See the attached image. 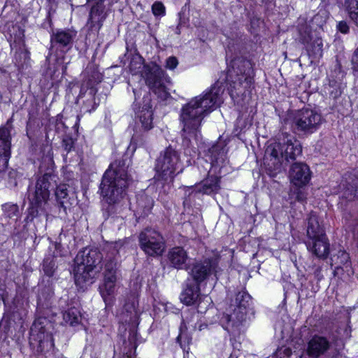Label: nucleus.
<instances>
[{
  "mask_svg": "<svg viewBox=\"0 0 358 358\" xmlns=\"http://www.w3.org/2000/svg\"><path fill=\"white\" fill-rule=\"evenodd\" d=\"M322 123V117L315 110L303 108L290 115V125L294 133L308 136L315 132Z\"/></svg>",
  "mask_w": 358,
  "mask_h": 358,
  "instance_id": "8",
  "label": "nucleus"
},
{
  "mask_svg": "<svg viewBox=\"0 0 358 358\" xmlns=\"http://www.w3.org/2000/svg\"><path fill=\"white\" fill-rule=\"evenodd\" d=\"M67 187L66 185L62 184L57 186L56 190H55V196L56 198L61 203H63V201L61 200L63 199H66L68 196V192H67Z\"/></svg>",
  "mask_w": 358,
  "mask_h": 358,
  "instance_id": "36",
  "label": "nucleus"
},
{
  "mask_svg": "<svg viewBox=\"0 0 358 358\" xmlns=\"http://www.w3.org/2000/svg\"><path fill=\"white\" fill-rule=\"evenodd\" d=\"M139 245L148 256H161L165 250L163 236L155 229L146 228L138 236Z\"/></svg>",
  "mask_w": 358,
  "mask_h": 358,
  "instance_id": "11",
  "label": "nucleus"
},
{
  "mask_svg": "<svg viewBox=\"0 0 358 358\" xmlns=\"http://www.w3.org/2000/svg\"><path fill=\"white\" fill-rule=\"evenodd\" d=\"M46 322L45 318H38L34 321L30 329L31 341L37 342L41 350L52 345V336L44 324Z\"/></svg>",
  "mask_w": 358,
  "mask_h": 358,
  "instance_id": "17",
  "label": "nucleus"
},
{
  "mask_svg": "<svg viewBox=\"0 0 358 358\" xmlns=\"http://www.w3.org/2000/svg\"><path fill=\"white\" fill-rule=\"evenodd\" d=\"M296 199L299 201H303L306 199V196H305V194H303V192H302L301 190H299V191L296 192Z\"/></svg>",
  "mask_w": 358,
  "mask_h": 358,
  "instance_id": "44",
  "label": "nucleus"
},
{
  "mask_svg": "<svg viewBox=\"0 0 358 358\" xmlns=\"http://www.w3.org/2000/svg\"><path fill=\"white\" fill-rule=\"evenodd\" d=\"M331 342L325 336L315 335L308 343L307 354L312 358H318L330 348Z\"/></svg>",
  "mask_w": 358,
  "mask_h": 358,
  "instance_id": "20",
  "label": "nucleus"
},
{
  "mask_svg": "<svg viewBox=\"0 0 358 358\" xmlns=\"http://www.w3.org/2000/svg\"><path fill=\"white\" fill-rule=\"evenodd\" d=\"M129 68L132 74L141 73L146 85L158 97L165 100L169 96L167 85L171 83V79L161 67L156 64L144 65L143 58L136 55L132 57Z\"/></svg>",
  "mask_w": 358,
  "mask_h": 358,
  "instance_id": "3",
  "label": "nucleus"
},
{
  "mask_svg": "<svg viewBox=\"0 0 358 358\" xmlns=\"http://www.w3.org/2000/svg\"><path fill=\"white\" fill-rule=\"evenodd\" d=\"M199 285L193 282H187L186 288L180 295V300L183 303L187 306L192 305L199 300L197 313H203L206 311V307H203L202 304L210 306V299L208 297V296H205L201 299L199 297Z\"/></svg>",
  "mask_w": 358,
  "mask_h": 358,
  "instance_id": "16",
  "label": "nucleus"
},
{
  "mask_svg": "<svg viewBox=\"0 0 358 358\" xmlns=\"http://www.w3.org/2000/svg\"><path fill=\"white\" fill-rule=\"evenodd\" d=\"M129 163L127 159H117L110 164L106 171L101 183V194L108 203V211L116 213L114 210L126 195V189L129 184L127 173Z\"/></svg>",
  "mask_w": 358,
  "mask_h": 358,
  "instance_id": "2",
  "label": "nucleus"
},
{
  "mask_svg": "<svg viewBox=\"0 0 358 358\" xmlns=\"http://www.w3.org/2000/svg\"><path fill=\"white\" fill-rule=\"evenodd\" d=\"M178 64V61L176 57H169L166 62V68L173 70L177 67Z\"/></svg>",
  "mask_w": 358,
  "mask_h": 358,
  "instance_id": "39",
  "label": "nucleus"
},
{
  "mask_svg": "<svg viewBox=\"0 0 358 358\" xmlns=\"http://www.w3.org/2000/svg\"><path fill=\"white\" fill-rule=\"evenodd\" d=\"M254 71L251 62L243 57L231 62L227 71V80L231 86L239 92L249 90L253 83Z\"/></svg>",
  "mask_w": 358,
  "mask_h": 358,
  "instance_id": "7",
  "label": "nucleus"
},
{
  "mask_svg": "<svg viewBox=\"0 0 358 358\" xmlns=\"http://www.w3.org/2000/svg\"><path fill=\"white\" fill-rule=\"evenodd\" d=\"M289 177L294 185L301 187L306 185L310 180L311 171L306 164L296 162L289 168Z\"/></svg>",
  "mask_w": 358,
  "mask_h": 358,
  "instance_id": "18",
  "label": "nucleus"
},
{
  "mask_svg": "<svg viewBox=\"0 0 358 358\" xmlns=\"http://www.w3.org/2000/svg\"><path fill=\"white\" fill-rule=\"evenodd\" d=\"M141 136H143V135L139 134V132L138 131H136L134 134V136H133V139L134 140H136V139L139 138Z\"/></svg>",
  "mask_w": 358,
  "mask_h": 358,
  "instance_id": "45",
  "label": "nucleus"
},
{
  "mask_svg": "<svg viewBox=\"0 0 358 358\" xmlns=\"http://www.w3.org/2000/svg\"><path fill=\"white\" fill-rule=\"evenodd\" d=\"M352 69L358 73V48L355 50L351 59Z\"/></svg>",
  "mask_w": 358,
  "mask_h": 358,
  "instance_id": "40",
  "label": "nucleus"
},
{
  "mask_svg": "<svg viewBox=\"0 0 358 358\" xmlns=\"http://www.w3.org/2000/svg\"><path fill=\"white\" fill-rule=\"evenodd\" d=\"M250 305V295L245 291L238 292L221 318L224 329L234 335L239 334L245 322Z\"/></svg>",
  "mask_w": 358,
  "mask_h": 358,
  "instance_id": "6",
  "label": "nucleus"
},
{
  "mask_svg": "<svg viewBox=\"0 0 358 358\" xmlns=\"http://www.w3.org/2000/svg\"><path fill=\"white\" fill-rule=\"evenodd\" d=\"M179 162L178 152L171 148H166L157 159L155 170L157 179L165 182L171 181L179 166Z\"/></svg>",
  "mask_w": 358,
  "mask_h": 358,
  "instance_id": "10",
  "label": "nucleus"
},
{
  "mask_svg": "<svg viewBox=\"0 0 358 358\" xmlns=\"http://www.w3.org/2000/svg\"><path fill=\"white\" fill-rule=\"evenodd\" d=\"M351 187L352 189L348 187L343 194L344 196L348 200H352L354 198H358V184H356L355 187L352 186Z\"/></svg>",
  "mask_w": 358,
  "mask_h": 358,
  "instance_id": "37",
  "label": "nucleus"
},
{
  "mask_svg": "<svg viewBox=\"0 0 358 358\" xmlns=\"http://www.w3.org/2000/svg\"><path fill=\"white\" fill-rule=\"evenodd\" d=\"M339 31L343 34H347L349 31V26L346 22L341 21L337 25Z\"/></svg>",
  "mask_w": 358,
  "mask_h": 358,
  "instance_id": "41",
  "label": "nucleus"
},
{
  "mask_svg": "<svg viewBox=\"0 0 358 358\" xmlns=\"http://www.w3.org/2000/svg\"><path fill=\"white\" fill-rule=\"evenodd\" d=\"M167 261L170 267L176 269H185L189 257L187 251L182 247L171 248L167 252Z\"/></svg>",
  "mask_w": 358,
  "mask_h": 358,
  "instance_id": "22",
  "label": "nucleus"
},
{
  "mask_svg": "<svg viewBox=\"0 0 358 358\" xmlns=\"http://www.w3.org/2000/svg\"><path fill=\"white\" fill-rule=\"evenodd\" d=\"M125 313H122L121 320L122 323L134 324L138 320V313L136 310L134 303H126L124 306Z\"/></svg>",
  "mask_w": 358,
  "mask_h": 358,
  "instance_id": "30",
  "label": "nucleus"
},
{
  "mask_svg": "<svg viewBox=\"0 0 358 358\" xmlns=\"http://www.w3.org/2000/svg\"><path fill=\"white\" fill-rule=\"evenodd\" d=\"M16 176V173L15 171H10L9 173L10 178H14Z\"/></svg>",
  "mask_w": 358,
  "mask_h": 358,
  "instance_id": "46",
  "label": "nucleus"
},
{
  "mask_svg": "<svg viewBox=\"0 0 358 358\" xmlns=\"http://www.w3.org/2000/svg\"><path fill=\"white\" fill-rule=\"evenodd\" d=\"M63 146L67 152H69L72 148V142L71 141H63Z\"/></svg>",
  "mask_w": 358,
  "mask_h": 358,
  "instance_id": "42",
  "label": "nucleus"
},
{
  "mask_svg": "<svg viewBox=\"0 0 358 358\" xmlns=\"http://www.w3.org/2000/svg\"><path fill=\"white\" fill-rule=\"evenodd\" d=\"M185 152L186 154H189V155H193L190 151H189V150L187 148L185 149Z\"/></svg>",
  "mask_w": 358,
  "mask_h": 358,
  "instance_id": "48",
  "label": "nucleus"
},
{
  "mask_svg": "<svg viewBox=\"0 0 358 358\" xmlns=\"http://www.w3.org/2000/svg\"><path fill=\"white\" fill-rule=\"evenodd\" d=\"M102 74L96 70H93L90 74L87 73L86 80L83 82L82 86L84 85L85 90L95 88V85L99 83L102 80Z\"/></svg>",
  "mask_w": 358,
  "mask_h": 358,
  "instance_id": "33",
  "label": "nucleus"
},
{
  "mask_svg": "<svg viewBox=\"0 0 358 358\" xmlns=\"http://www.w3.org/2000/svg\"><path fill=\"white\" fill-rule=\"evenodd\" d=\"M282 136L279 142L270 144L266 150V157L269 160L268 166L276 172L282 171L284 161H294L302 153V147L294 136L287 133Z\"/></svg>",
  "mask_w": 358,
  "mask_h": 358,
  "instance_id": "4",
  "label": "nucleus"
},
{
  "mask_svg": "<svg viewBox=\"0 0 358 358\" xmlns=\"http://www.w3.org/2000/svg\"><path fill=\"white\" fill-rule=\"evenodd\" d=\"M176 33L177 34H180V29L179 27H177Z\"/></svg>",
  "mask_w": 358,
  "mask_h": 358,
  "instance_id": "49",
  "label": "nucleus"
},
{
  "mask_svg": "<svg viewBox=\"0 0 358 358\" xmlns=\"http://www.w3.org/2000/svg\"><path fill=\"white\" fill-rule=\"evenodd\" d=\"M53 247H54V250H57L60 247V244L55 243V244L53 245Z\"/></svg>",
  "mask_w": 358,
  "mask_h": 358,
  "instance_id": "47",
  "label": "nucleus"
},
{
  "mask_svg": "<svg viewBox=\"0 0 358 358\" xmlns=\"http://www.w3.org/2000/svg\"><path fill=\"white\" fill-rule=\"evenodd\" d=\"M56 176L50 173H45L40 177L36 184L35 190L29 194V199L32 206L31 214L36 216L39 210L44 211L50 195L49 189L52 188L56 184Z\"/></svg>",
  "mask_w": 358,
  "mask_h": 358,
  "instance_id": "9",
  "label": "nucleus"
},
{
  "mask_svg": "<svg viewBox=\"0 0 358 358\" xmlns=\"http://www.w3.org/2000/svg\"><path fill=\"white\" fill-rule=\"evenodd\" d=\"M96 88L92 87L91 89L85 90L84 85L81 86L79 98H85L83 101V109L85 112L91 113L92 110H94L99 104V102L96 101Z\"/></svg>",
  "mask_w": 358,
  "mask_h": 358,
  "instance_id": "26",
  "label": "nucleus"
},
{
  "mask_svg": "<svg viewBox=\"0 0 358 358\" xmlns=\"http://www.w3.org/2000/svg\"><path fill=\"white\" fill-rule=\"evenodd\" d=\"M16 30V33L10 34V47L12 50L22 51L24 48V31L19 27H13Z\"/></svg>",
  "mask_w": 358,
  "mask_h": 358,
  "instance_id": "31",
  "label": "nucleus"
},
{
  "mask_svg": "<svg viewBox=\"0 0 358 358\" xmlns=\"http://www.w3.org/2000/svg\"><path fill=\"white\" fill-rule=\"evenodd\" d=\"M223 92L221 85L215 83L203 94L195 96L182 106L180 120L185 146H189L190 138H197L203 119L222 102Z\"/></svg>",
  "mask_w": 358,
  "mask_h": 358,
  "instance_id": "1",
  "label": "nucleus"
},
{
  "mask_svg": "<svg viewBox=\"0 0 358 358\" xmlns=\"http://www.w3.org/2000/svg\"><path fill=\"white\" fill-rule=\"evenodd\" d=\"M102 258L96 249H85L78 253L73 270L76 285L83 288L93 283L102 268L100 264Z\"/></svg>",
  "mask_w": 358,
  "mask_h": 358,
  "instance_id": "5",
  "label": "nucleus"
},
{
  "mask_svg": "<svg viewBox=\"0 0 358 358\" xmlns=\"http://www.w3.org/2000/svg\"><path fill=\"white\" fill-rule=\"evenodd\" d=\"M306 233L308 239L325 235L318 217L315 213H311L309 215Z\"/></svg>",
  "mask_w": 358,
  "mask_h": 358,
  "instance_id": "27",
  "label": "nucleus"
},
{
  "mask_svg": "<svg viewBox=\"0 0 358 358\" xmlns=\"http://www.w3.org/2000/svg\"><path fill=\"white\" fill-rule=\"evenodd\" d=\"M150 101L149 94L143 97V106L138 114L141 127L144 131H147L153 127L152 110Z\"/></svg>",
  "mask_w": 358,
  "mask_h": 358,
  "instance_id": "24",
  "label": "nucleus"
},
{
  "mask_svg": "<svg viewBox=\"0 0 358 358\" xmlns=\"http://www.w3.org/2000/svg\"><path fill=\"white\" fill-rule=\"evenodd\" d=\"M103 282L99 287L101 295L106 305H110L113 301L116 282L115 264L109 262L105 265Z\"/></svg>",
  "mask_w": 358,
  "mask_h": 358,
  "instance_id": "14",
  "label": "nucleus"
},
{
  "mask_svg": "<svg viewBox=\"0 0 358 358\" xmlns=\"http://www.w3.org/2000/svg\"><path fill=\"white\" fill-rule=\"evenodd\" d=\"M4 215L11 220L17 221L20 217L19 207L16 204L6 203L2 206Z\"/></svg>",
  "mask_w": 358,
  "mask_h": 358,
  "instance_id": "34",
  "label": "nucleus"
},
{
  "mask_svg": "<svg viewBox=\"0 0 358 358\" xmlns=\"http://www.w3.org/2000/svg\"><path fill=\"white\" fill-rule=\"evenodd\" d=\"M10 127L0 128V173L3 171L10 157Z\"/></svg>",
  "mask_w": 358,
  "mask_h": 358,
  "instance_id": "19",
  "label": "nucleus"
},
{
  "mask_svg": "<svg viewBox=\"0 0 358 358\" xmlns=\"http://www.w3.org/2000/svg\"><path fill=\"white\" fill-rule=\"evenodd\" d=\"M63 320L71 327H76L80 324L82 315L78 308L71 307L63 313Z\"/></svg>",
  "mask_w": 358,
  "mask_h": 358,
  "instance_id": "28",
  "label": "nucleus"
},
{
  "mask_svg": "<svg viewBox=\"0 0 358 358\" xmlns=\"http://www.w3.org/2000/svg\"><path fill=\"white\" fill-rule=\"evenodd\" d=\"M49 254L45 257L42 267L44 273L49 277L54 275L55 271L57 268V264L55 259V251L52 252V248H49Z\"/></svg>",
  "mask_w": 358,
  "mask_h": 358,
  "instance_id": "29",
  "label": "nucleus"
},
{
  "mask_svg": "<svg viewBox=\"0 0 358 358\" xmlns=\"http://www.w3.org/2000/svg\"><path fill=\"white\" fill-rule=\"evenodd\" d=\"M220 189V178L216 176H208L198 186L194 191L205 194H216Z\"/></svg>",
  "mask_w": 358,
  "mask_h": 358,
  "instance_id": "25",
  "label": "nucleus"
},
{
  "mask_svg": "<svg viewBox=\"0 0 358 358\" xmlns=\"http://www.w3.org/2000/svg\"><path fill=\"white\" fill-rule=\"evenodd\" d=\"M152 13L155 15H162L165 12V7L161 2H155L152 6Z\"/></svg>",
  "mask_w": 358,
  "mask_h": 358,
  "instance_id": "38",
  "label": "nucleus"
},
{
  "mask_svg": "<svg viewBox=\"0 0 358 358\" xmlns=\"http://www.w3.org/2000/svg\"><path fill=\"white\" fill-rule=\"evenodd\" d=\"M11 182V185L15 186L17 185V182L15 181H13V182Z\"/></svg>",
  "mask_w": 358,
  "mask_h": 358,
  "instance_id": "50",
  "label": "nucleus"
},
{
  "mask_svg": "<svg viewBox=\"0 0 358 358\" xmlns=\"http://www.w3.org/2000/svg\"><path fill=\"white\" fill-rule=\"evenodd\" d=\"M110 8L96 1L92 5L86 27L89 32L97 34L103 26V22L108 16ZM89 35L90 33L88 34Z\"/></svg>",
  "mask_w": 358,
  "mask_h": 358,
  "instance_id": "15",
  "label": "nucleus"
},
{
  "mask_svg": "<svg viewBox=\"0 0 358 358\" xmlns=\"http://www.w3.org/2000/svg\"><path fill=\"white\" fill-rule=\"evenodd\" d=\"M183 322L184 323H187V324L189 325V327H192L194 329H196V324H194L192 322V320H189L187 317H185V318L183 319Z\"/></svg>",
  "mask_w": 358,
  "mask_h": 358,
  "instance_id": "43",
  "label": "nucleus"
},
{
  "mask_svg": "<svg viewBox=\"0 0 358 358\" xmlns=\"http://www.w3.org/2000/svg\"><path fill=\"white\" fill-rule=\"evenodd\" d=\"M349 259V255L347 252H345L343 250L338 251L337 256H334L331 259L332 264L334 263L335 264H337V266L335 268V272L341 268V265H344L347 268L348 266Z\"/></svg>",
  "mask_w": 358,
  "mask_h": 358,
  "instance_id": "35",
  "label": "nucleus"
},
{
  "mask_svg": "<svg viewBox=\"0 0 358 358\" xmlns=\"http://www.w3.org/2000/svg\"><path fill=\"white\" fill-rule=\"evenodd\" d=\"M192 152H193L194 155H196V149L193 150H192Z\"/></svg>",
  "mask_w": 358,
  "mask_h": 358,
  "instance_id": "52",
  "label": "nucleus"
},
{
  "mask_svg": "<svg viewBox=\"0 0 358 358\" xmlns=\"http://www.w3.org/2000/svg\"><path fill=\"white\" fill-rule=\"evenodd\" d=\"M215 149H216L215 147L212 148V150H211L212 153H213V152L215 151Z\"/></svg>",
  "mask_w": 358,
  "mask_h": 358,
  "instance_id": "51",
  "label": "nucleus"
},
{
  "mask_svg": "<svg viewBox=\"0 0 358 358\" xmlns=\"http://www.w3.org/2000/svg\"><path fill=\"white\" fill-rule=\"evenodd\" d=\"M218 262L217 259H206L194 263L190 270L189 274L194 283L200 285L212 275L217 278L218 273Z\"/></svg>",
  "mask_w": 358,
  "mask_h": 358,
  "instance_id": "13",
  "label": "nucleus"
},
{
  "mask_svg": "<svg viewBox=\"0 0 358 358\" xmlns=\"http://www.w3.org/2000/svg\"><path fill=\"white\" fill-rule=\"evenodd\" d=\"M344 6L350 20L358 27V0H345Z\"/></svg>",
  "mask_w": 358,
  "mask_h": 358,
  "instance_id": "32",
  "label": "nucleus"
},
{
  "mask_svg": "<svg viewBox=\"0 0 358 358\" xmlns=\"http://www.w3.org/2000/svg\"><path fill=\"white\" fill-rule=\"evenodd\" d=\"M76 34L77 32L71 29L56 31L51 36L52 48H65L66 50L71 49Z\"/></svg>",
  "mask_w": 358,
  "mask_h": 358,
  "instance_id": "21",
  "label": "nucleus"
},
{
  "mask_svg": "<svg viewBox=\"0 0 358 358\" xmlns=\"http://www.w3.org/2000/svg\"><path fill=\"white\" fill-rule=\"evenodd\" d=\"M308 250L319 258H326L329 252V243L326 235L308 239Z\"/></svg>",
  "mask_w": 358,
  "mask_h": 358,
  "instance_id": "23",
  "label": "nucleus"
},
{
  "mask_svg": "<svg viewBox=\"0 0 358 358\" xmlns=\"http://www.w3.org/2000/svg\"><path fill=\"white\" fill-rule=\"evenodd\" d=\"M195 317L197 318V317H199V315H194L192 316V318H194V317Z\"/></svg>",
  "mask_w": 358,
  "mask_h": 358,
  "instance_id": "53",
  "label": "nucleus"
},
{
  "mask_svg": "<svg viewBox=\"0 0 358 358\" xmlns=\"http://www.w3.org/2000/svg\"><path fill=\"white\" fill-rule=\"evenodd\" d=\"M299 41L305 45L308 55L321 56L322 52V41L315 31H313L310 26L300 18L298 24Z\"/></svg>",
  "mask_w": 358,
  "mask_h": 358,
  "instance_id": "12",
  "label": "nucleus"
},
{
  "mask_svg": "<svg viewBox=\"0 0 358 358\" xmlns=\"http://www.w3.org/2000/svg\"><path fill=\"white\" fill-rule=\"evenodd\" d=\"M199 330H201V325L199 326Z\"/></svg>",
  "mask_w": 358,
  "mask_h": 358,
  "instance_id": "54",
  "label": "nucleus"
}]
</instances>
